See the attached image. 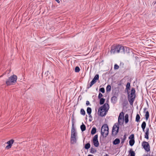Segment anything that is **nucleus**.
<instances>
[{"label": "nucleus", "mask_w": 156, "mask_h": 156, "mask_svg": "<svg viewBox=\"0 0 156 156\" xmlns=\"http://www.w3.org/2000/svg\"><path fill=\"white\" fill-rule=\"evenodd\" d=\"M110 52L112 54H115L119 53H125V48L123 46L121 45H113L111 47Z\"/></svg>", "instance_id": "obj_1"}, {"label": "nucleus", "mask_w": 156, "mask_h": 156, "mask_svg": "<svg viewBox=\"0 0 156 156\" xmlns=\"http://www.w3.org/2000/svg\"><path fill=\"white\" fill-rule=\"evenodd\" d=\"M128 95V100L131 105H132L135 98V90L134 88L133 87L131 90L130 94H129V92L127 91Z\"/></svg>", "instance_id": "obj_2"}, {"label": "nucleus", "mask_w": 156, "mask_h": 156, "mask_svg": "<svg viewBox=\"0 0 156 156\" xmlns=\"http://www.w3.org/2000/svg\"><path fill=\"white\" fill-rule=\"evenodd\" d=\"M76 131L74 127V124L73 123L71 131V144H74L76 143Z\"/></svg>", "instance_id": "obj_3"}, {"label": "nucleus", "mask_w": 156, "mask_h": 156, "mask_svg": "<svg viewBox=\"0 0 156 156\" xmlns=\"http://www.w3.org/2000/svg\"><path fill=\"white\" fill-rule=\"evenodd\" d=\"M17 79V76L15 75H13L6 80V84L7 86L13 85L16 83Z\"/></svg>", "instance_id": "obj_4"}, {"label": "nucleus", "mask_w": 156, "mask_h": 156, "mask_svg": "<svg viewBox=\"0 0 156 156\" xmlns=\"http://www.w3.org/2000/svg\"><path fill=\"white\" fill-rule=\"evenodd\" d=\"M108 133V127L107 124H104L102 126L101 129V134L104 137H106Z\"/></svg>", "instance_id": "obj_5"}, {"label": "nucleus", "mask_w": 156, "mask_h": 156, "mask_svg": "<svg viewBox=\"0 0 156 156\" xmlns=\"http://www.w3.org/2000/svg\"><path fill=\"white\" fill-rule=\"evenodd\" d=\"M109 109V105L108 104L105 103L104 105L100 107L99 110V111L100 110V115L101 116H104L105 114L103 113L105 112H106Z\"/></svg>", "instance_id": "obj_6"}, {"label": "nucleus", "mask_w": 156, "mask_h": 156, "mask_svg": "<svg viewBox=\"0 0 156 156\" xmlns=\"http://www.w3.org/2000/svg\"><path fill=\"white\" fill-rule=\"evenodd\" d=\"M119 125L118 124H115L112 129V133L113 136H115L118 133Z\"/></svg>", "instance_id": "obj_7"}, {"label": "nucleus", "mask_w": 156, "mask_h": 156, "mask_svg": "<svg viewBox=\"0 0 156 156\" xmlns=\"http://www.w3.org/2000/svg\"><path fill=\"white\" fill-rule=\"evenodd\" d=\"M142 146L144 150L148 152L150 151V146L148 142L145 141H144L142 143Z\"/></svg>", "instance_id": "obj_8"}, {"label": "nucleus", "mask_w": 156, "mask_h": 156, "mask_svg": "<svg viewBox=\"0 0 156 156\" xmlns=\"http://www.w3.org/2000/svg\"><path fill=\"white\" fill-rule=\"evenodd\" d=\"M14 142V140L13 139H11L8 141L7 142V144H8V145L6 146L5 148L6 149H9L11 148L12 144H13Z\"/></svg>", "instance_id": "obj_9"}, {"label": "nucleus", "mask_w": 156, "mask_h": 156, "mask_svg": "<svg viewBox=\"0 0 156 156\" xmlns=\"http://www.w3.org/2000/svg\"><path fill=\"white\" fill-rule=\"evenodd\" d=\"M124 119V113L123 112H122L120 113L119 118L118 122L119 123L120 122V120H123Z\"/></svg>", "instance_id": "obj_10"}, {"label": "nucleus", "mask_w": 156, "mask_h": 156, "mask_svg": "<svg viewBox=\"0 0 156 156\" xmlns=\"http://www.w3.org/2000/svg\"><path fill=\"white\" fill-rule=\"evenodd\" d=\"M87 114L89 115V117H91L92 118V116L91 115V108L90 107H88L87 108Z\"/></svg>", "instance_id": "obj_11"}, {"label": "nucleus", "mask_w": 156, "mask_h": 156, "mask_svg": "<svg viewBox=\"0 0 156 156\" xmlns=\"http://www.w3.org/2000/svg\"><path fill=\"white\" fill-rule=\"evenodd\" d=\"M117 100V98L115 96H113L111 98V102L113 103H115Z\"/></svg>", "instance_id": "obj_12"}, {"label": "nucleus", "mask_w": 156, "mask_h": 156, "mask_svg": "<svg viewBox=\"0 0 156 156\" xmlns=\"http://www.w3.org/2000/svg\"><path fill=\"white\" fill-rule=\"evenodd\" d=\"M120 142V140L118 138H116L113 141V144L116 145L119 144Z\"/></svg>", "instance_id": "obj_13"}, {"label": "nucleus", "mask_w": 156, "mask_h": 156, "mask_svg": "<svg viewBox=\"0 0 156 156\" xmlns=\"http://www.w3.org/2000/svg\"><path fill=\"white\" fill-rule=\"evenodd\" d=\"M96 81H94V80H93V79L92 80V81L90 82V84L89 86H87V89H88L90 87H91L95 83H96Z\"/></svg>", "instance_id": "obj_14"}, {"label": "nucleus", "mask_w": 156, "mask_h": 156, "mask_svg": "<svg viewBox=\"0 0 156 156\" xmlns=\"http://www.w3.org/2000/svg\"><path fill=\"white\" fill-rule=\"evenodd\" d=\"M146 122L144 121L142 122V123L141 124V127L142 128V129L143 130L144 132V131H145V129L146 127Z\"/></svg>", "instance_id": "obj_15"}, {"label": "nucleus", "mask_w": 156, "mask_h": 156, "mask_svg": "<svg viewBox=\"0 0 156 156\" xmlns=\"http://www.w3.org/2000/svg\"><path fill=\"white\" fill-rule=\"evenodd\" d=\"M129 152V155H130V156H135V153L134 151L132 150V149H130Z\"/></svg>", "instance_id": "obj_16"}, {"label": "nucleus", "mask_w": 156, "mask_h": 156, "mask_svg": "<svg viewBox=\"0 0 156 156\" xmlns=\"http://www.w3.org/2000/svg\"><path fill=\"white\" fill-rule=\"evenodd\" d=\"M129 115L128 114H126L125 116V122L126 123L129 121Z\"/></svg>", "instance_id": "obj_17"}, {"label": "nucleus", "mask_w": 156, "mask_h": 156, "mask_svg": "<svg viewBox=\"0 0 156 156\" xmlns=\"http://www.w3.org/2000/svg\"><path fill=\"white\" fill-rule=\"evenodd\" d=\"M80 129L82 131H83L86 130V126L83 123H82V124L80 126Z\"/></svg>", "instance_id": "obj_18"}, {"label": "nucleus", "mask_w": 156, "mask_h": 156, "mask_svg": "<svg viewBox=\"0 0 156 156\" xmlns=\"http://www.w3.org/2000/svg\"><path fill=\"white\" fill-rule=\"evenodd\" d=\"M96 129L95 127H93L91 131V133L92 134H94L96 132Z\"/></svg>", "instance_id": "obj_19"}, {"label": "nucleus", "mask_w": 156, "mask_h": 156, "mask_svg": "<svg viewBox=\"0 0 156 156\" xmlns=\"http://www.w3.org/2000/svg\"><path fill=\"white\" fill-rule=\"evenodd\" d=\"M129 144L131 146H133L134 144L135 140H130L129 141Z\"/></svg>", "instance_id": "obj_20"}, {"label": "nucleus", "mask_w": 156, "mask_h": 156, "mask_svg": "<svg viewBox=\"0 0 156 156\" xmlns=\"http://www.w3.org/2000/svg\"><path fill=\"white\" fill-rule=\"evenodd\" d=\"M95 147H98L99 145V142L98 140L93 141Z\"/></svg>", "instance_id": "obj_21"}, {"label": "nucleus", "mask_w": 156, "mask_h": 156, "mask_svg": "<svg viewBox=\"0 0 156 156\" xmlns=\"http://www.w3.org/2000/svg\"><path fill=\"white\" fill-rule=\"evenodd\" d=\"M130 83L129 82H128L126 85V89L127 90V91L130 90Z\"/></svg>", "instance_id": "obj_22"}, {"label": "nucleus", "mask_w": 156, "mask_h": 156, "mask_svg": "<svg viewBox=\"0 0 156 156\" xmlns=\"http://www.w3.org/2000/svg\"><path fill=\"white\" fill-rule=\"evenodd\" d=\"M90 146V144L89 143H87V144H85L84 148L86 149H89Z\"/></svg>", "instance_id": "obj_23"}, {"label": "nucleus", "mask_w": 156, "mask_h": 156, "mask_svg": "<svg viewBox=\"0 0 156 156\" xmlns=\"http://www.w3.org/2000/svg\"><path fill=\"white\" fill-rule=\"evenodd\" d=\"M140 117L139 115L138 114H137L136 116V121L137 122H138L140 121Z\"/></svg>", "instance_id": "obj_24"}, {"label": "nucleus", "mask_w": 156, "mask_h": 156, "mask_svg": "<svg viewBox=\"0 0 156 156\" xmlns=\"http://www.w3.org/2000/svg\"><path fill=\"white\" fill-rule=\"evenodd\" d=\"M111 86L110 85H108L106 88V90L107 92H109L111 90Z\"/></svg>", "instance_id": "obj_25"}, {"label": "nucleus", "mask_w": 156, "mask_h": 156, "mask_svg": "<svg viewBox=\"0 0 156 156\" xmlns=\"http://www.w3.org/2000/svg\"><path fill=\"white\" fill-rule=\"evenodd\" d=\"M100 102H99V104L100 105H102L103 104H104L105 101V99H104V98H101L100 99Z\"/></svg>", "instance_id": "obj_26"}, {"label": "nucleus", "mask_w": 156, "mask_h": 156, "mask_svg": "<svg viewBox=\"0 0 156 156\" xmlns=\"http://www.w3.org/2000/svg\"><path fill=\"white\" fill-rule=\"evenodd\" d=\"M145 116L146 120H147L149 116V113L148 111H147L146 112Z\"/></svg>", "instance_id": "obj_27"}, {"label": "nucleus", "mask_w": 156, "mask_h": 156, "mask_svg": "<svg viewBox=\"0 0 156 156\" xmlns=\"http://www.w3.org/2000/svg\"><path fill=\"white\" fill-rule=\"evenodd\" d=\"M99 78V75L98 74H96L95 75L93 80L94 81H96L98 80Z\"/></svg>", "instance_id": "obj_28"}, {"label": "nucleus", "mask_w": 156, "mask_h": 156, "mask_svg": "<svg viewBox=\"0 0 156 156\" xmlns=\"http://www.w3.org/2000/svg\"><path fill=\"white\" fill-rule=\"evenodd\" d=\"M99 78V75L98 74H96L95 75L93 80L94 81H96L98 80Z\"/></svg>", "instance_id": "obj_29"}, {"label": "nucleus", "mask_w": 156, "mask_h": 156, "mask_svg": "<svg viewBox=\"0 0 156 156\" xmlns=\"http://www.w3.org/2000/svg\"><path fill=\"white\" fill-rule=\"evenodd\" d=\"M96 152V150L93 147H91L90 149V152L91 153H94Z\"/></svg>", "instance_id": "obj_30"}, {"label": "nucleus", "mask_w": 156, "mask_h": 156, "mask_svg": "<svg viewBox=\"0 0 156 156\" xmlns=\"http://www.w3.org/2000/svg\"><path fill=\"white\" fill-rule=\"evenodd\" d=\"M80 69L78 66H76L75 67V71L76 72L78 73L80 71Z\"/></svg>", "instance_id": "obj_31"}, {"label": "nucleus", "mask_w": 156, "mask_h": 156, "mask_svg": "<svg viewBox=\"0 0 156 156\" xmlns=\"http://www.w3.org/2000/svg\"><path fill=\"white\" fill-rule=\"evenodd\" d=\"M134 136L133 134H132L129 137L130 140H134Z\"/></svg>", "instance_id": "obj_32"}, {"label": "nucleus", "mask_w": 156, "mask_h": 156, "mask_svg": "<svg viewBox=\"0 0 156 156\" xmlns=\"http://www.w3.org/2000/svg\"><path fill=\"white\" fill-rule=\"evenodd\" d=\"M80 114L83 115H84L85 114V112L84 110L83 109H81L80 110Z\"/></svg>", "instance_id": "obj_33"}, {"label": "nucleus", "mask_w": 156, "mask_h": 156, "mask_svg": "<svg viewBox=\"0 0 156 156\" xmlns=\"http://www.w3.org/2000/svg\"><path fill=\"white\" fill-rule=\"evenodd\" d=\"M126 135H124L123 136V139H122V140H121V144H123V143H124V142L125 140H126Z\"/></svg>", "instance_id": "obj_34"}, {"label": "nucleus", "mask_w": 156, "mask_h": 156, "mask_svg": "<svg viewBox=\"0 0 156 156\" xmlns=\"http://www.w3.org/2000/svg\"><path fill=\"white\" fill-rule=\"evenodd\" d=\"M94 140H98V135L97 134L95 135L93 139V141Z\"/></svg>", "instance_id": "obj_35"}, {"label": "nucleus", "mask_w": 156, "mask_h": 156, "mask_svg": "<svg viewBox=\"0 0 156 156\" xmlns=\"http://www.w3.org/2000/svg\"><path fill=\"white\" fill-rule=\"evenodd\" d=\"M145 133L149 136V128H146V132H145Z\"/></svg>", "instance_id": "obj_36"}, {"label": "nucleus", "mask_w": 156, "mask_h": 156, "mask_svg": "<svg viewBox=\"0 0 156 156\" xmlns=\"http://www.w3.org/2000/svg\"><path fill=\"white\" fill-rule=\"evenodd\" d=\"M99 91L103 93H104L105 92V89L103 87L99 89Z\"/></svg>", "instance_id": "obj_37"}, {"label": "nucleus", "mask_w": 156, "mask_h": 156, "mask_svg": "<svg viewBox=\"0 0 156 156\" xmlns=\"http://www.w3.org/2000/svg\"><path fill=\"white\" fill-rule=\"evenodd\" d=\"M114 68L115 69H118L119 68V66L117 64H115Z\"/></svg>", "instance_id": "obj_38"}, {"label": "nucleus", "mask_w": 156, "mask_h": 156, "mask_svg": "<svg viewBox=\"0 0 156 156\" xmlns=\"http://www.w3.org/2000/svg\"><path fill=\"white\" fill-rule=\"evenodd\" d=\"M103 96V95L101 93H100L99 94L98 96V98L99 99H101V98Z\"/></svg>", "instance_id": "obj_39"}, {"label": "nucleus", "mask_w": 156, "mask_h": 156, "mask_svg": "<svg viewBox=\"0 0 156 156\" xmlns=\"http://www.w3.org/2000/svg\"><path fill=\"white\" fill-rule=\"evenodd\" d=\"M148 135H147L146 134H145V135H144V138H146L147 139H149V137H148Z\"/></svg>", "instance_id": "obj_40"}, {"label": "nucleus", "mask_w": 156, "mask_h": 156, "mask_svg": "<svg viewBox=\"0 0 156 156\" xmlns=\"http://www.w3.org/2000/svg\"><path fill=\"white\" fill-rule=\"evenodd\" d=\"M90 104V102L88 101H87L86 102V105L87 106L89 105Z\"/></svg>", "instance_id": "obj_41"}, {"label": "nucleus", "mask_w": 156, "mask_h": 156, "mask_svg": "<svg viewBox=\"0 0 156 156\" xmlns=\"http://www.w3.org/2000/svg\"><path fill=\"white\" fill-rule=\"evenodd\" d=\"M144 156H154L153 155H151L150 154L148 155V154H145L144 155Z\"/></svg>", "instance_id": "obj_42"}, {"label": "nucleus", "mask_w": 156, "mask_h": 156, "mask_svg": "<svg viewBox=\"0 0 156 156\" xmlns=\"http://www.w3.org/2000/svg\"><path fill=\"white\" fill-rule=\"evenodd\" d=\"M153 4H154V5H155L156 6V2H153Z\"/></svg>", "instance_id": "obj_43"}, {"label": "nucleus", "mask_w": 156, "mask_h": 156, "mask_svg": "<svg viewBox=\"0 0 156 156\" xmlns=\"http://www.w3.org/2000/svg\"><path fill=\"white\" fill-rule=\"evenodd\" d=\"M90 119L89 121L90 122H91L92 120V118L91 117H90Z\"/></svg>", "instance_id": "obj_44"}, {"label": "nucleus", "mask_w": 156, "mask_h": 156, "mask_svg": "<svg viewBox=\"0 0 156 156\" xmlns=\"http://www.w3.org/2000/svg\"><path fill=\"white\" fill-rule=\"evenodd\" d=\"M56 2H57L58 3H60V1L59 0H55Z\"/></svg>", "instance_id": "obj_45"}, {"label": "nucleus", "mask_w": 156, "mask_h": 156, "mask_svg": "<svg viewBox=\"0 0 156 156\" xmlns=\"http://www.w3.org/2000/svg\"><path fill=\"white\" fill-rule=\"evenodd\" d=\"M104 156H109L107 154H106L105 155H104Z\"/></svg>", "instance_id": "obj_46"}, {"label": "nucleus", "mask_w": 156, "mask_h": 156, "mask_svg": "<svg viewBox=\"0 0 156 156\" xmlns=\"http://www.w3.org/2000/svg\"><path fill=\"white\" fill-rule=\"evenodd\" d=\"M88 156H93L92 155L89 154L88 155Z\"/></svg>", "instance_id": "obj_47"}, {"label": "nucleus", "mask_w": 156, "mask_h": 156, "mask_svg": "<svg viewBox=\"0 0 156 156\" xmlns=\"http://www.w3.org/2000/svg\"><path fill=\"white\" fill-rule=\"evenodd\" d=\"M144 112L146 110V108H144Z\"/></svg>", "instance_id": "obj_48"}, {"label": "nucleus", "mask_w": 156, "mask_h": 156, "mask_svg": "<svg viewBox=\"0 0 156 156\" xmlns=\"http://www.w3.org/2000/svg\"><path fill=\"white\" fill-rule=\"evenodd\" d=\"M125 48H126V50H127V49H128V48H127L126 47H125Z\"/></svg>", "instance_id": "obj_49"}]
</instances>
